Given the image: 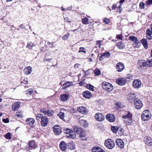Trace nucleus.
I'll return each mask as SVG.
<instances>
[{"instance_id":"obj_1","label":"nucleus","mask_w":152,"mask_h":152,"mask_svg":"<svg viewBox=\"0 0 152 152\" xmlns=\"http://www.w3.org/2000/svg\"><path fill=\"white\" fill-rule=\"evenodd\" d=\"M132 115L129 111H125L124 114L123 115L122 118L124 119L125 122L129 124L132 122Z\"/></svg>"},{"instance_id":"obj_2","label":"nucleus","mask_w":152,"mask_h":152,"mask_svg":"<svg viewBox=\"0 0 152 152\" xmlns=\"http://www.w3.org/2000/svg\"><path fill=\"white\" fill-rule=\"evenodd\" d=\"M104 145L108 149H112L115 146V143L111 139H108L105 140Z\"/></svg>"},{"instance_id":"obj_3","label":"nucleus","mask_w":152,"mask_h":152,"mask_svg":"<svg viewBox=\"0 0 152 152\" xmlns=\"http://www.w3.org/2000/svg\"><path fill=\"white\" fill-rule=\"evenodd\" d=\"M103 89L106 91L110 92L113 89V86L111 84L107 82H103L102 84Z\"/></svg>"},{"instance_id":"obj_4","label":"nucleus","mask_w":152,"mask_h":152,"mask_svg":"<svg viewBox=\"0 0 152 152\" xmlns=\"http://www.w3.org/2000/svg\"><path fill=\"white\" fill-rule=\"evenodd\" d=\"M141 117L142 120L144 121L148 120L151 117L149 110H146L144 111Z\"/></svg>"},{"instance_id":"obj_5","label":"nucleus","mask_w":152,"mask_h":152,"mask_svg":"<svg viewBox=\"0 0 152 152\" xmlns=\"http://www.w3.org/2000/svg\"><path fill=\"white\" fill-rule=\"evenodd\" d=\"M36 147V146L34 141H30L28 142V145L25 148V149L27 151H28L32 149H34Z\"/></svg>"},{"instance_id":"obj_6","label":"nucleus","mask_w":152,"mask_h":152,"mask_svg":"<svg viewBox=\"0 0 152 152\" xmlns=\"http://www.w3.org/2000/svg\"><path fill=\"white\" fill-rule=\"evenodd\" d=\"M134 103L135 107L137 109L141 108L142 106V102L138 98L135 99L134 101Z\"/></svg>"},{"instance_id":"obj_7","label":"nucleus","mask_w":152,"mask_h":152,"mask_svg":"<svg viewBox=\"0 0 152 152\" xmlns=\"http://www.w3.org/2000/svg\"><path fill=\"white\" fill-rule=\"evenodd\" d=\"M26 122L30 126L32 127L35 126V120L32 118H28L26 120Z\"/></svg>"},{"instance_id":"obj_8","label":"nucleus","mask_w":152,"mask_h":152,"mask_svg":"<svg viewBox=\"0 0 152 152\" xmlns=\"http://www.w3.org/2000/svg\"><path fill=\"white\" fill-rule=\"evenodd\" d=\"M95 118L98 121H102L104 119V116L101 113H98L95 115Z\"/></svg>"},{"instance_id":"obj_9","label":"nucleus","mask_w":152,"mask_h":152,"mask_svg":"<svg viewBox=\"0 0 152 152\" xmlns=\"http://www.w3.org/2000/svg\"><path fill=\"white\" fill-rule=\"evenodd\" d=\"M40 112L43 113L45 115L49 116H51L54 113V111L53 110H47L46 109L44 108L40 110Z\"/></svg>"},{"instance_id":"obj_10","label":"nucleus","mask_w":152,"mask_h":152,"mask_svg":"<svg viewBox=\"0 0 152 152\" xmlns=\"http://www.w3.org/2000/svg\"><path fill=\"white\" fill-rule=\"evenodd\" d=\"M116 83L120 86L124 85L126 82V80L125 78H120L116 79Z\"/></svg>"},{"instance_id":"obj_11","label":"nucleus","mask_w":152,"mask_h":152,"mask_svg":"<svg viewBox=\"0 0 152 152\" xmlns=\"http://www.w3.org/2000/svg\"><path fill=\"white\" fill-rule=\"evenodd\" d=\"M48 122V119L46 116H44L41 119V123L42 126H45L47 125Z\"/></svg>"},{"instance_id":"obj_12","label":"nucleus","mask_w":152,"mask_h":152,"mask_svg":"<svg viewBox=\"0 0 152 152\" xmlns=\"http://www.w3.org/2000/svg\"><path fill=\"white\" fill-rule=\"evenodd\" d=\"M106 118L109 122H113L115 120V118L114 115L112 114H107L106 116Z\"/></svg>"},{"instance_id":"obj_13","label":"nucleus","mask_w":152,"mask_h":152,"mask_svg":"<svg viewBox=\"0 0 152 152\" xmlns=\"http://www.w3.org/2000/svg\"><path fill=\"white\" fill-rule=\"evenodd\" d=\"M141 84V82L139 80H134L133 82V86L135 88H140Z\"/></svg>"},{"instance_id":"obj_14","label":"nucleus","mask_w":152,"mask_h":152,"mask_svg":"<svg viewBox=\"0 0 152 152\" xmlns=\"http://www.w3.org/2000/svg\"><path fill=\"white\" fill-rule=\"evenodd\" d=\"M110 56V54L109 52H105L103 53L99 57V61H102L104 58H109Z\"/></svg>"},{"instance_id":"obj_15","label":"nucleus","mask_w":152,"mask_h":152,"mask_svg":"<svg viewBox=\"0 0 152 152\" xmlns=\"http://www.w3.org/2000/svg\"><path fill=\"white\" fill-rule=\"evenodd\" d=\"M77 110L78 112L82 114H86L88 113L87 109L83 106L78 107Z\"/></svg>"},{"instance_id":"obj_16","label":"nucleus","mask_w":152,"mask_h":152,"mask_svg":"<svg viewBox=\"0 0 152 152\" xmlns=\"http://www.w3.org/2000/svg\"><path fill=\"white\" fill-rule=\"evenodd\" d=\"M79 123L80 125L85 128L87 127L88 125V124L86 120H84L83 118L80 117L79 119Z\"/></svg>"},{"instance_id":"obj_17","label":"nucleus","mask_w":152,"mask_h":152,"mask_svg":"<svg viewBox=\"0 0 152 152\" xmlns=\"http://www.w3.org/2000/svg\"><path fill=\"white\" fill-rule=\"evenodd\" d=\"M124 68V65L122 63L119 62L116 65V69L118 72H120L123 71Z\"/></svg>"},{"instance_id":"obj_18","label":"nucleus","mask_w":152,"mask_h":152,"mask_svg":"<svg viewBox=\"0 0 152 152\" xmlns=\"http://www.w3.org/2000/svg\"><path fill=\"white\" fill-rule=\"evenodd\" d=\"M70 97L69 95L67 94H63L61 95L60 99L63 102H66L68 100Z\"/></svg>"},{"instance_id":"obj_19","label":"nucleus","mask_w":152,"mask_h":152,"mask_svg":"<svg viewBox=\"0 0 152 152\" xmlns=\"http://www.w3.org/2000/svg\"><path fill=\"white\" fill-rule=\"evenodd\" d=\"M116 145L119 148H122L124 146V143L121 139H117L115 141Z\"/></svg>"},{"instance_id":"obj_20","label":"nucleus","mask_w":152,"mask_h":152,"mask_svg":"<svg viewBox=\"0 0 152 152\" xmlns=\"http://www.w3.org/2000/svg\"><path fill=\"white\" fill-rule=\"evenodd\" d=\"M59 147L63 151H65L67 148V146L66 143L64 141H61Z\"/></svg>"},{"instance_id":"obj_21","label":"nucleus","mask_w":152,"mask_h":152,"mask_svg":"<svg viewBox=\"0 0 152 152\" xmlns=\"http://www.w3.org/2000/svg\"><path fill=\"white\" fill-rule=\"evenodd\" d=\"M74 130H73L74 132H75L76 133H84L83 129L80 127L75 126L73 128Z\"/></svg>"},{"instance_id":"obj_22","label":"nucleus","mask_w":152,"mask_h":152,"mask_svg":"<svg viewBox=\"0 0 152 152\" xmlns=\"http://www.w3.org/2000/svg\"><path fill=\"white\" fill-rule=\"evenodd\" d=\"M146 141V143L149 146L152 145V139L150 137L146 136L144 138Z\"/></svg>"},{"instance_id":"obj_23","label":"nucleus","mask_w":152,"mask_h":152,"mask_svg":"<svg viewBox=\"0 0 152 152\" xmlns=\"http://www.w3.org/2000/svg\"><path fill=\"white\" fill-rule=\"evenodd\" d=\"M53 131L54 133H61V128L58 125H56L53 127Z\"/></svg>"},{"instance_id":"obj_24","label":"nucleus","mask_w":152,"mask_h":152,"mask_svg":"<svg viewBox=\"0 0 152 152\" xmlns=\"http://www.w3.org/2000/svg\"><path fill=\"white\" fill-rule=\"evenodd\" d=\"M20 103L18 102L14 103L12 105V110L14 111L17 110L20 107Z\"/></svg>"},{"instance_id":"obj_25","label":"nucleus","mask_w":152,"mask_h":152,"mask_svg":"<svg viewBox=\"0 0 152 152\" xmlns=\"http://www.w3.org/2000/svg\"><path fill=\"white\" fill-rule=\"evenodd\" d=\"M83 96L86 98H89L92 96V94L91 92L88 91H84L83 94Z\"/></svg>"},{"instance_id":"obj_26","label":"nucleus","mask_w":152,"mask_h":152,"mask_svg":"<svg viewBox=\"0 0 152 152\" xmlns=\"http://www.w3.org/2000/svg\"><path fill=\"white\" fill-rule=\"evenodd\" d=\"M128 99L129 100H131L134 99V101L136 98L135 94L134 93L131 92L129 93V95L127 96Z\"/></svg>"},{"instance_id":"obj_27","label":"nucleus","mask_w":152,"mask_h":152,"mask_svg":"<svg viewBox=\"0 0 152 152\" xmlns=\"http://www.w3.org/2000/svg\"><path fill=\"white\" fill-rule=\"evenodd\" d=\"M31 67L30 66L26 67L24 70V72L25 74L28 75L30 74L31 72Z\"/></svg>"},{"instance_id":"obj_28","label":"nucleus","mask_w":152,"mask_h":152,"mask_svg":"<svg viewBox=\"0 0 152 152\" xmlns=\"http://www.w3.org/2000/svg\"><path fill=\"white\" fill-rule=\"evenodd\" d=\"M141 42L144 47L147 49L148 47L147 39H143L141 40Z\"/></svg>"},{"instance_id":"obj_29","label":"nucleus","mask_w":152,"mask_h":152,"mask_svg":"<svg viewBox=\"0 0 152 152\" xmlns=\"http://www.w3.org/2000/svg\"><path fill=\"white\" fill-rule=\"evenodd\" d=\"M129 39L130 40L133 42L134 43H139V41L137 40V38L134 36H130L129 37Z\"/></svg>"},{"instance_id":"obj_30","label":"nucleus","mask_w":152,"mask_h":152,"mask_svg":"<svg viewBox=\"0 0 152 152\" xmlns=\"http://www.w3.org/2000/svg\"><path fill=\"white\" fill-rule=\"evenodd\" d=\"M68 146L69 148L71 150H73L75 149V145L72 142H70L68 143Z\"/></svg>"},{"instance_id":"obj_31","label":"nucleus","mask_w":152,"mask_h":152,"mask_svg":"<svg viewBox=\"0 0 152 152\" xmlns=\"http://www.w3.org/2000/svg\"><path fill=\"white\" fill-rule=\"evenodd\" d=\"M117 47L120 49H123L125 47L124 44L121 42H118L117 44Z\"/></svg>"},{"instance_id":"obj_32","label":"nucleus","mask_w":152,"mask_h":152,"mask_svg":"<svg viewBox=\"0 0 152 152\" xmlns=\"http://www.w3.org/2000/svg\"><path fill=\"white\" fill-rule=\"evenodd\" d=\"M63 132L64 133H72L73 131L70 129L66 127H64L63 129Z\"/></svg>"},{"instance_id":"obj_33","label":"nucleus","mask_w":152,"mask_h":152,"mask_svg":"<svg viewBox=\"0 0 152 152\" xmlns=\"http://www.w3.org/2000/svg\"><path fill=\"white\" fill-rule=\"evenodd\" d=\"M73 84L72 82H69L64 83L63 86H64V88H65L67 87H69L70 86H72Z\"/></svg>"},{"instance_id":"obj_34","label":"nucleus","mask_w":152,"mask_h":152,"mask_svg":"<svg viewBox=\"0 0 152 152\" xmlns=\"http://www.w3.org/2000/svg\"><path fill=\"white\" fill-rule=\"evenodd\" d=\"M80 139L82 140H86L87 136L86 134H79Z\"/></svg>"},{"instance_id":"obj_35","label":"nucleus","mask_w":152,"mask_h":152,"mask_svg":"<svg viewBox=\"0 0 152 152\" xmlns=\"http://www.w3.org/2000/svg\"><path fill=\"white\" fill-rule=\"evenodd\" d=\"M100 150H101V148L97 146H94L92 148V152H98Z\"/></svg>"},{"instance_id":"obj_36","label":"nucleus","mask_w":152,"mask_h":152,"mask_svg":"<svg viewBox=\"0 0 152 152\" xmlns=\"http://www.w3.org/2000/svg\"><path fill=\"white\" fill-rule=\"evenodd\" d=\"M118 127L115 126H112L111 130L114 133H116L118 131Z\"/></svg>"},{"instance_id":"obj_37","label":"nucleus","mask_w":152,"mask_h":152,"mask_svg":"<svg viewBox=\"0 0 152 152\" xmlns=\"http://www.w3.org/2000/svg\"><path fill=\"white\" fill-rule=\"evenodd\" d=\"M67 135L66 137H67L74 139L75 138L76 136V134H66Z\"/></svg>"},{"instance_id":"obj_38","label":"nucleus","mask_w":152,"mask_h":152,"mask_svg":"<svg viewBox=\"0 0 152 152\" xmlns=\"http://www.w3.org/2000/svg\"><path fill=\"white\" fill-rule=\"evenodd\" d=\"M16 116L19 118H22L23 115L22 112V111H18L16 114Z\"/></svg>"},{"instance_id":"obj_39","label":"nucleus","mask_w":152,"mask_h":152,"mask_svg":"<svg viewBox=\"0 0 152 152\" xmlns=\"http://www.w3.org/2000/svg\"><path fill=\"white\" fill-rule=\"evenodd\" d=\"M89 20L87 18H85L82 19V23L84 24H87L88 23V21Z\"/></svg>"},{"instance_id":"obj_40","label":"nucleus","mask_w":152,"mask_h":152,"mask_svg":"<svg viewBox=\"0 0 152 152\" xmlns=\"http://www.w3.org/2000/svg\"><path fill=\"white\" fill-rule=\"evenodd\" d=\"M86 88L90 90L94 91V86L91 84H87L86 86Z\"/></svg>"},{"instance_id":"obj_41","label":"nucleus","mask_w":152,"mask_h":152,"mask_svg":"<svg viewBox=\"0 0 152 152\" xmlns=\"http://www.w3.org/2000/svg\"><path fill=\"white\" fill-rule=\"evenodd\" d=\"M34 46V44L31 42H30L28 43L26 47L29 49H31Z\"/></svg>"},{"instance_id":"obj_42","label":"nucleus","mask_w":152,"mask_h":152,"mask_svg":"<svg viewBox=\"0 0 152 152\" xmlns=\"http://www.w3.org/2000/svg\"><path fill=\"white\" fill-rule=\"evenodd\" d=\"M58 116L59 117L61 118L62 120H63L64 118V113H62L61 112H60L58 114Z\"/></svg>"},{"instance_id":"obj_43","label":"nucleus","mask_w":152,"mask_h":152,"mask_svg":"<svg viewBox=\"0 0 152 152\" xmlns=\"http://www.w3.org/2000/svg\"><path fill=\"white\" fill-rule=\"evenodd\" d=\"M69 35L70 33L68 32L65 35L62 37V39L64 40H67L69 37Z\"/></svg>"},{"instance_id":"obj_44","label":"nucleus","mask_w":152,"mask_h":152,"mask_svg":"<svg viewBox=\"0 0 152 152\" xmlns=\"http://www.w3.org/2000/svg\"><path fill=\"white\" fill-rule=\"evenodd\" d=\"M142 62L141 63V64H140L141 67H143L147 66V61L146 62H145L144 60H142Z\"/></svg>"},{"instance_id":"obj_45","label":"nucleus","mask_w":152,"mask_h":152,"mask_svg":"<svg viewBox=\"0 0 152 152\" xmlns=\"http://www.w3.org/2000/svg\"><path fill=\"white\" fill-rule=\"evenodd\" d=\"M33 89L31 88L26 91V94L31 95L33 93Z\"/></svg>"},{"instance_id":"obj_46","label":"nucleus","mask_w":152,"mask_h":152,"mask_svg":"<svg viewBox=\"0 0 152 152\" xmlns=\"http://www.w3.org/2000/svg\"><path fill=\"white\" fill-rule=\"evenodd\" d=\"M139 7L140 9H143L145 8V4L143 2H141L139 4Z\"/></svg>"},{"instance_id":"obj_47","label":"nucleus","mask_w":152,"mask_h":152,"mask_svg":"<svg viewBox=\"0 0 152 152\" xmlns=\"http://www.w3.org/2000/svg\"><path fill=\"white\" fill-rule=\"evenodd\" d=\"M94 72L95 75H98L100 74V70L98 69H95L94 70Z\"/></svg>"},{"instance_id":"obj_48","label":"nucleus","mask_w":152,"mask_h":152,"mask_svg":"<svg viewBox=\"0 0 152 152\" xmlns=\"http://www.w3.org/2000/svg\"><path fill=\"white\" fill-rule=\"evenodd\" d=\"M147 66L149 67H152V59L147 61Z\"/></svg>"},{"instance_id":"obj_49","label":"nucleus","mask_w":152,"mask_h":152,"mask_svg":"<svg viewBox=\"0 0 152 152\" xmlns=\"http://www.w3.org/2000/svg\"><path fill=\"white\" fill-rule=\"evenodd\" d=\"M36 116L37 119L39 120L40 118L41 119L43 117L42 115L40 114H37L36 115Z\"/></svg>"},{"instance_id":"obj_50","label":"nucleus","mask_w":152,"mask_h":152,"mask_svg":"<svg viewBox=\"0 0 152 152\" xmlns=\"http://www.w3.org/2000/svg\"><path fill=\"white\" fill-rule=\"evenodd\" d=\"M103 21L106 24H108L110 22V20L107 18H104L103 19Z\"/></svg>"},{"instance_id":"obj_51","label":"nucleus","mask_w":152,"mask_h":152,"mask_svg":"<svg viewBox=\"0 0 152 152\" xmlns=\"http://www.w3.org/2000/svg\"><path fill=\"white\" fill-rule=\"evenodd\" d=\"M79 53L80 52H83L84 53H86V49L83 47H80V48L79 50Z\"/></svg>"},{"instance_id":"obj_52","label":"nucleus","mask_w":152,"mask_h":152,"mask_svg":"<svg viewBox=\"0 0 152 152\" xmlns=\"http://www.w3.org/2000/svg\"><path fill=\"white\" fill-rule=\"evenodd\" d=\"M152 4V0H148L146 1V4L147 5L150 6Z\"/></svg>"},{"instance_id":"obj_53","label":"nucleus","mask_w":152,"mask_h":152,"mask_svg":"<svg viewBox=\"0 0 152 152\" xmlns=\"http://www.w3.org/2000/svg\"><path fill=\"white\" fill-rule=\"evenodd\" d=\"M146 35H151L152 32L149 29H148L146 31Z\"/></svg>"},{"instance_id":"obj_54","label":"nucleus","mask_w":152,"mask_h":152,"mask_svg":"<svg viewBox=\"0 0 152 152\" xmlns=\"http://www.w3.org/2000/svg\"><path fill=\"white\" fill-rule=\"evenodd\" d=\"M118 132H121L122 133H123L124 132V129L121 128L120 127H118Z\"/></svg>"},{"instance_id":"obj_55","label":"nucleus","mask_w":152,"mask_h":152,"mask_svg":"<svg viewBox=\"0 0 152 152\" xmlns=\"http://www.w3.org/2000/svg\"><path fill=\"white\" fill-rule=\"evenodd\" d=\"M102 41L101 40H98L96 41V45H99V47H100V46L101 45L100 43L101 42H102Z\"/></svg>"},{"instance_id":"obj_56","label":"nucleus","mask_w":152,"mask_h":152,"mask_svg":"<svg viewBox=\"0 0 152 152\" xmlns=\"http://www.w3.org/2000/svg\"><path fill=\"white\" fill-rule=\"evenodd\" d=\"M2 121L3 122L5 123H8L9 122V120L8 118L3 119Z\"/></svg>"},{"instance_id":"obj_57","label":"nucleus","mask_w":152,"mask_h":152,"mask_svg":"<svg viewBox=\"0 0 152 152\" xmlns=\"http://www.w3.org/2000/svg\"><path fill=\"white\" fill-rule=\"evenodd\" d=\"M122 37H123L121 34H118L117 36V38L118 39H120L121 40H122Z\"/></svg>"},{"instance_id":"obj_58","label":"nucleus","mask_w":152,"mask_h":152,"mask_svg":"<svg viewBox=\"0 0 152 152\" xmlns=\"http://www.w3.org/2000/svg\"><path fill=\"white\" fill-rule=\"evenodd\" d=\"M121 104L117 102L116 103V106L119 108H121L122 107L121 106Z\"/></svg>"},{"instance_id":"obj_59","label":"nucleus","mask_w":152,"mask_h":152,"mask_svg":"<svg viewBox=\"0 0 152 152\" xmlns=\"http://www.w3.org/2000/svg\"><path fill=\"white\" fill-rule=\"evenodd\" d=\"M5 137L7 139H10V134H6L5 135Z\"/></svg>"},{"instance_id":"obj_60","label":"nucleus","mask_w":152,"mask_h":152,"mask_svg":"<svg viewBox=\"0 0 152 152\" xmlns=\"http://www.w3.org/2000/svg\"><path fill=\"white\" fill-rule=\"evenodd\" d=\"M147 38L149 39H152V37L151 35H146Z\"/></svg>"},{"instance_id":"obj_61","label":"nucleus","mask_w":152,"mask_h":152,"mask_svg":"<svg viewBox=\"0 0 152 152\" xmlns=\"http://www.w3.org/2000/svg\"><path fill=\"white\" fill-rule=\"evenodd\" d=\"M79 84L81 86H85V85L84 84L83 82L82 81H81V82H80L79 83Z\"/></svg>"},{"instance_id":"obj_62","label":"nucleus","mask_w":152,"mask_h":152,"mask_svg":"<svg viewBox=\"0 0 152 152\" xmlns=\"http://www.w3.org/2000/svg\"><path fill=\"white\" fill-rule=\"evenodd\" d=\"M138 43H134L133 44V45L134 47H136L138 46Z\"/></svg>"},{"instance_id":"obj_63","label":"nucleus","mask_w":152,"mask_h":152,"mask_svg":"<svg viewBox=\"0 0 152 152\" xmlns=\"http://www.w3.org/2000/svg\"><path fill=\"white\" fill-rule=\"evenodd\" d=\"M11 29L12 30L14 31L16 29V28L14 27L13 26H12Z\"/></svg>"},{"instance_id":"obj_64","label":"nucleus","mask_w":152,"mask_h":152,"mask_svg":"<svg viewBox=\"0 0 152 152\" xmlns=\"http://www.w3.org/2000/svg\"><path fill=\"white\" fill-rule=\"evenodd\" d=\"M116 6L115 5L113 4L112 6V8L113 10H114L115 9Z\"/></svg>"}]
</instances>
